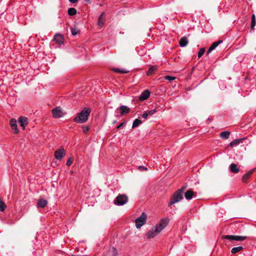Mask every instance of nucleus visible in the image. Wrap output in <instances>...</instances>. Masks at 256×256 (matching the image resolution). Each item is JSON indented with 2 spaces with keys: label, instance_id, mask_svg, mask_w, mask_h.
I'll use <instances>...</instances> for the list:
<instances>
[{
  "label": "nucleus",
  "instance_id": "obj_1",
  "mask_svg": "<svg viewBox=\"0 0 256 256\" xmlns=\"http://www.w3.org/2000/svg\"><path fill=\"white\" fill-rule=\"evenodd\" d=\"M169 218H165L162 219L156 227L152 228L146 232V236L148 238H153L157 236L164 228L169 222Z\"/></svg>",
  "mask_w": 256,
  "mask_h": 256
},
{
  "label": "nucleus",
  "instance_id": "obj_2",
  "mask_svg": "<svg viewBox=\"0 0 256 256\" xmlns=\"http://www.w3.org/2000/svg\"><path fill=\"white\" fill-rule=\"evenodd\" d=\"M186 188V186H184L174 193L168 203V206H172L175 203L180 202L183 199L184 192Z\"/></svg>",
  "mask_w": 256,
  "mask_h": 256
},
{
  "label": "nucleus",
  "instance_id": "obj_3",
  "mask_svg": "<svg viewBox=\"0 0 256 256\" xmlns=\"http://www.w3.org/2000/svg\"><path fill=\"white\" fill-rule=\"evenodd\" d=\"M90 113V109L88 108H84L77 116L74 119V122L78 123H84L86 122Z\"/></svg>",
  "mask_w": 256,
  "mask_h": 256
},
{
  "label": "nucleus",
  "instance_id": "obj_4",
  "mask_svg": "<svg viewBox=\"0 0 256 256\" xmlns=\"http://www.w3.org/2000/svg\"><path fill=\"white\" fill-rule=\"evenodd\" d=\"M128 201V198L126 194H119L117 196L114 202L118 206H122Z\"/></svg>",
  "mask_w": 256,
  "mask_h": 256
},
{
  "label": "nucleus",
  "instance_id": "obj_5",
  "mask_svg": "<svg viewBox=\"0 0 256 256\" xmlns=\"http://www.w3.org/2000/svg\"><path fill=\"white\" fill-rule=\"evenodd\" d=\"M147 215L145 212H142L141 216L135 220L136 226L137 228H140L145 224Z\"/></svg>",
  "mask_w": 256,
  "mask_h": 256
},
{
  "label": "nucleus",
  "instance_id": "obj_6",
  "mask_svg": "<svg viewBox=\"0 0 256 256\" xmlns=\"http://www.w3.org/2000/svg\"><path fill=\"white\" fill-rule=\"evenodd\" d=\"M222 238L223 239H228L229 240H236V241H243L247 238V236H232V235H224V236H222Z\"/></svg>",
  "mask_w": 256,
  "mask_h": 256
},
{
  "label": "nucleus",
  "instance_id": "obj_7",
  "mask_svg": "<svg viewBox=\"0 0 256 256\" xmlns=\"http://www.w3.org/2000/svg\"><path fill=\"white\" fill-rule=\"evenodd\" d=\"M53 116L54 118H58L63 116L64 114L60 107H56L52 110Z\"/></svg>",
  "mask_w": 256,
  "mask_h": 256
},
{
  "label": "nucleus",
  "instance_id": "obj_8",
  "mask_svg": "<svg viewBox=\"0 0 256 256\" xmlns=\"http://www.w3.org/2000/svg\"><path fill=\"white\" fill-rule=\"evenodd\" d=\"M196 196V192H194L192 189L188 190L184 193L185 198L188 200H191L193 196Z\"/></svg>",
  "mask_w": 256,
  "mask_h": 256
},
{
  "label": "nucleus",
  "instance_id": "obj_9",
  "mask_svg": "<svg viewBox=\"0 0 256 256\" xmlns=\"http://www.w3.org/2000/svg\"><path fill=\"white\" fill-rule=\"evenodd\" d=\"M65 155V151L64 148L60 149L55 152L54 156L56 159L60 160Z\"/></svg>",
  "mask_w": 256,
  "mask_h": 256
},
{
  "label": "nucleus",
  "instance_id": "obj_10",
  "mask_svg": "<svg viewBox=\"0 0 256 256\" xmlns=\"http://www.w3.org/2000/svg\"><path fill=\"white\" fill-rule=\"evenodd\" d=\"M255 170V168H253L246 173L242 177V182H243L246 183L250 177L252 173L254 172Z\"/></svg>",
  "mask_w": 256,
  "mask_h": 256
},
{
  "label": "nucleus",
  "instance_id": "obj_11",
  "mask_svg": "<svg viewBox=\"0 0 256 256\" xmlns=\"http://www.w3.org/2000/svg\"><path fill=\"white\" fill-rule=\"evenodd\" d=\"M150 92L148 90H144L139 96V100L140 101H142L146 100L150 96Z\"/></svg>",
  "mask_w": 256,
  "mask_h": 256
},
{
  "label": "nucleus",
  "instance_id": "obj_12",
  "mask_svg": "<svg viewBox=\"0 0 256 256\" xmlns=\"http://www.w3.org/2000/svg\"><path fill=\"white\" fill-rule=\"evenodd\" d=\"M18 122L24 128L28 124V118L24 116H20L18 118Z\"/></svg>",
  "mask_w": 256,
  "mask_h": 256
},
{
  "label": "nucleus",
  "instance_id": "obj_13",
  "mask_svg": "<svg viewBox=\"0 0 256 256\" xmlns=\"http://www.w3.org/2000/svg\"><path fill=\"white\" fill-rule=\"evenodd\" d=\"M222 40H219L218 41L215 42L214 43L212 44L211 46L210 47L208 50L206 52V54H209L212 50H214L216 48L219 44L222 42Z\"/></svg>",
  "mask_w": 256,
  "mask_h": 256
},
{
  "label": "nucleus",
  "instance_id": "obj_14",
  "mask_svg": "<svg viewBox=\"0 0 256 256\" xmlns=\"http://www.w3.org/2000/svg\"><path fill=\"white\" fill-rule=\"evenodd\" d=\"M120 113L122 115L128 114L130 112V108L125 106H122L119 108Z\"/></svg>",
  "mask_w": 256,
  "mask_h": 256
},
{
  "label": "nucleus",
  "instance_id": "obj_15",
  "mask_svg": "<svg viewBox=\"0 0 256 256\" xmlns=\"http://www.w3.org/2000/svg\"><path fill=\"white\" fill-rule=\"evenodd\" d=\"M10 125L12 127V128L14 130L15 133L17 134L18 132V126L16 124V121L14 118H12L10 121Z\"/></svg>",
  "mask_w": 256,
  "mask_h": 256
},
{
  "label": "nucleus",
  "instance_id": "obj_16",
  "mask_svg": "<svg viewBox=\"0 0 256 256\" xmlns=\"http://www.w3.org/2000/svg\"><path fill=\"white\" fill-rule=\"evenodd\" d=\"M54 40L58 44H62L64 42V38L62 35L56 34L55 35Z\"/></svg>",
  "mask_w": 256,
  "mask_h": 256
},
{
  "label": "nucleus",
  "instance_id": "obj_17",
  "mask_svg": "<svg viewBox=\"0 0 256 256\" xmlns=\"http://www.w3.org/2000/svg\"><path fill=\"white\" fill-rule=\"evenodd\" d=\"M47 204L48 202L46 200L44 199H40L38 202L37 206L38 208H44L47 205Z\"/></svg>",
  "mask_w": 256,
  "mask_h": 256
},
{
  "label": "nucleus",
  "instance_id": "obj_18",
  "mask_svg": "<svg viewBox=\"0 0 256 256\" xmlns=\"http://www.w3.org/2000/svg\"><path fill=\"white\" fill-rule=\"evenodd\" d=\"M188 38L186 36H183L180 38L179 44L180 46L184 47L188 44Z\"/></svg>",
  "mask_w": 256,
  "mask_h": 256
},
{
  "label": "nucleus",
  "instance_id": "obj_19",
  "mask_svg": "<svg viewBox=\"0 0 256 256\" xmlns=\"http://www.w3.org/2000/svg\"><path fill=\"white\" fill-rule=\"evenodd\" d=\"M230 169L232 172L234 174H236L240 171L239 168H238L236 164L234 163L230 164Z\"/></svg>",
  "mask_w": 256,
  "mask_h": 256
},
{
  "label": "nucleus",
  "instance_id": "obj_20",
  "mask_svg": "<svg viewBox=\"0 0 256 256\" xmlns=\"http://www.w3.org/2000/svg\"><path fill=\"white\" fill-rule=\"evenodd\" d=\"M157 69L158 66H151L147 71L146 74L148 76H150L154 72L157 70Z\"/></svg>",
  "mask_w": 256,
  "mask_h": 256
},
{
  "label": "nucleus",
  "instance_id": "obj_21",
  "mask_svg": "<svg viewBox=\"0 0 256 256\" xmlns=\"http://www.w3.org/2000/svg\"><path fill=\"white\" fill-rule=\"evenodd\" d=\"M244 249L243 247L242 246H239L238 247H234L231 250V252L233 254H236L242 250Z\"/></svg>",
  "mask_w": 256,
  "mask_h": 256
},
{
  "label": "nucleus",
  "instance_id": "obj_22",
  "mask_svg": "<svg viewBox=\"0 0 256 256\" xmlns=\"http://www.w3.org/2000/svg\"><path fill=\"white\" fill-rule=\"evenodd\" d=\"M230 132L228 131H224L220 133V136L222 138L228 139L230 135Z\"/></svg>",
  "mask_w": 256,
  "mask_h": 256
},
{
  "label": "nucleus",
  "instance_id": "obj_23",
  "mask_svg": "<svg viewBox=\"0 0 256 256\" xmlns=\"http://www.w3.org/2000/svg\"><path fill=\"white\" fill-rule=\"evenodd\" d=\"M243 138L241 139H236L234 141L232 142L228 145L229 146H233L234 145L238 144L242 140Z\"/></svg>",
  "mask_w": 256,
  "mask_h": 256
},
{
  "label": "nucleus",
  "instance_id": "obj_24",
  "mask_svg": "<svg viewBox=\"0 0 256 256\" xmlns=\"http://www.w3.org/2000/svg\"><path fill=\"white\" fill-rule=\"evenodd\" d=\"M76 10L75 8H71L68 10V14L70 16H74L76 14Z\"/></svg>",
  "mask_w": 256,
  "mask_h": 256
},
{
  "label": "nucleus",
  "instance_id": "obj_25",
  "mask_svg": "<svg viewBox=\"0 0 256 256\" xmlns=\"http://www.w3.org/2000/svg\"><path fill=\"white\" fill-rule=\"evenodd\" d=\"M112 70L114 72H118V73H122V74H126L129 72V70H120L118 68H114L112 69Z\"/></svg>",
  "mask_w": 256,
  "mask_h": 256
},
{
  "label": "nucleus",
  "instance_id": "obj_26",
  "mask_svg": "<svg viewBox=\"0 0 256 256\" xmlns=\"http://www.w3.org/2000/svg\"><path fill=\"white\" fill-rule=\"evenodd\" d=\"M142 123V121L140 120L139 119H136L133 122L132 128H134L139 126L140 124Z\"/></svg>",
  "mask_w": 256,
  "mask_h": 256
},
{
  "label": "nucleus",
  "instance_id": "obj_27",
  "mask_svg": "<svg viewBox=\"0 0 256 256\" xmlns=\"http://www.w3.org/2000/svg\"><path fill=\"white\" fill-rule=\"evenodd\" d=\"M256 16L254 14L252 15V20H251V29L254 28L256 26Z\"/></svg>",
  "mask_w": 256,
  "mask_h": 256
},
{
  "label": "nucleus",
  "instance_id": "obj_28",
  "mask_svg": "<svg viewBox=\"0 0 256 256\" xmlns=\"http://www.w3.org/2000/svg\"><path fill=\"white\" fill-rule=\"evenodd\" d=\"M6 206L4 202L2 200V198H0V211H4L6 208Z\"/></svg>",
  "mask_w": 256,
  "mask_h": 256
},
{
  "label": "nucleus",
  "instance_id": "obj_29",
  "mask_svg": "<svg viewBox=\"0 0 256 256\" xmlns=\"http://www.w3.org/2000/svg\"><path fill=\"white\" fill-rule=\"evenodd\" d=\"M105 20L104 18H98V24L100 27H102L104 24Z\"/></svg>",
  "mask_w": 256,
  "mask_h": 256
},
{
  "label": "nucleus",
  "instance_id": "obj_30",
  "mask_svg": "<svg viewBox=\"0 0 256 256\" xmlns=\"http://www.w3.org/2000/svg\"><path fill=\"white\" fill-rule=\"evenodd\" d=\"M72 34L73 36H75L80 32V30L78 28H71Z\"/></svg>",
  "mask_w": 256,
  "mask_h": 256
},
{
  "label": "nucleus",
  "instance_id": "obj_31",
  "mask_svg": "<svg viewBox=\"0 0 256 256\" xmlns=\"http://www.w3.org/2000/svg\"><path fill=\"white\" fill-rule=\"evenodd\" d=\"M205 52V48H202L200 49V51L198 52V57L200 58L204 54Z\"/></svg>",
  "mask_w": 256,
  "mask_h": 256
},
{
  "label": "nucleus",
  "instance_id": "obj_32",
  "mask_svg": "<svg viewBox=\"0 0 256 256\" xmlns=\"http://www.w3.org/2000/svg\"><path fill=\"white\" fill-rule=\"evenodd\" d=\"M164 78L166 80H167L170 81H172V80H173L176 79V77L168 76H166Z\"/></svg>",
  "mask_w": 256,
  "mask_h": 256
},
{
  "label": "nucleus",
  "instance_id": "obj_33",
  "mask_svg": "<svg viewBox=\"0 0 256 256\" xmlns=\"http://www.w3.org/2000/svg\"><path fill=\"white\" fill-rule=\"evenodd\" d=\"M73 159L72 158H70L66 162V166H70L72 163Z\"/></svg>",
  "mask_w": 256,
  "mask_h": 256
},
{
  "label": "nucleus",
  "instance_id": "obj_34",
  "mask_svg": "<svg viewBox=\"0 0 256 256\" xmlns=\"http://www.w3.org/2000/svg\"><path fill=\"white\" fill-rule=\"evenodd\" d=\"M146 112H148V116H152L156 112V110L154 109V110H149Z\"/></svg>",
  "mask_w": 256,
  "mask_h": 256
},
{
  "label": "nucleus",
  "instance_id": "obj_35",
  "mask_svg": "<svg viewBox=\"0 0 256 256\" xmlns=\"http://www.w3.org/2000/svg\"><path fill=\"white\" fill-rule=\"evenodd\" d=\"M82 129H83V132L84 133H86L88 131L90 128H89V126H83Z\"/></svg>",
  "mask_w": 256,
  "mask_h": 256
},
{
  "label": "nucleus",
  "instance_id": "obj_36",
  "mask_svg": "<svg viewBox=\"0 0 256 256\" xmlns=\"http://www.w3.org/2000/svg\"><path fill=\"white\" fill-rule=\"evenodd\" d=\"M138 169L142 171V170H148V168H146V167H144V166H138Z\"/></svg>",
  "mask_w": 256,
  "mask_h": 256
},
{
  "label": "nucleus",
  "instance_id": "obj_37",
  "mask_svg": "<svg viewBox=\"0 0 256 256\" xmlns=\"http://www.w3.org/2000/svg\"><path fill=\"white\" fill-rule=\"evenodd\" d=\"M125 125V122H122L121 124H120L117 127H116V128L117 129H120V128H122L123 126H124Z\"/></svg>",
  "mask_w": 256,
  "mask_h": 256
},
{
  "label": "nucleus",
  "instance_id": "obj_38",
  "mask_svg": "<svg viewBox=\"0 0 256 256\" xmlns=\"http://www.w3.org/2000/svg\"><path fill=\"white\" fill-rule=\"evenodd\" d=\"M148 114L146 112H144L142 114V117L144 118H146L148 116Z\"/></svg>",
  "mask_w": 256,
  "mask_h": 256
},
{
  "label": "nucleus",
  "instance_id": "obj_39",
  "mask_svg": "<svg viewBox=\"0 0 256 256\" xmlns=\"http://www.w3.org/2000/svg\"><path fill=\"white\" fill-rule=\"evenodd\" d=\"M113 249H114V252L113 256H116V255H117L116 250L114 248H113Z\"/></svg>",
  "mask_w": 256,
  "mask_h": 256
},
{
  "label": "nucleus",
  "instance_id": "obj_40",
  "mask_svg": "<svg viewBox=\"0 0 256 256\" xmlns=\"http://www.w3.org/2000/svg\"><path fill=\"white\" fill-rule=\"evenodd\" d=\"M104 16H105V13L104 12H102L100 16H99V18H104Z\"/></svg>",
  "mask_w": 256,
  "mask_h": 256
},
{
  "label": "nucleus",
  "instance_id": "obj_41",
  "mask_svg": "<svg viewBox=\"0 0 256 256\" xmlns=\"http://www.w3.org/2000/svg\"><path fill=\"white\" fill-rule=\"evenodd\" d=\"M72 3H76L78 0H68Z\"/></svg>",
  "mask_w": 256,
  "mask_h": 256
},
{
  "label": "nucleus",
  "instance_id": "obj_42",
  "mask_svg": "<svg viewBox=\"0 0 256 256\" xmlns=\"http://www.w3.org/2000/svg\"><path fill=\"white\" fill-rule=\"evenodd\" d=\"M85 0L86 2H90V0Z\"/></svg>",
  "mask_w": 256,
  "mask_h": 256
},
{
  "label": "nucleus",
  "instance_id": "obj_43",
  "mask_svg": "<svg viewBox=\"0 0 256 256\" xmlns=\"http://www.w3.org/2000/svg\"><path fill=\"white\" fill-rule=\"evenodd\" d=\"M113 123H114V124L116 123V120L114 121Z\"/></svg>",
  "mask_w": 256,
  "mask_h": 256
}]
</instances>
